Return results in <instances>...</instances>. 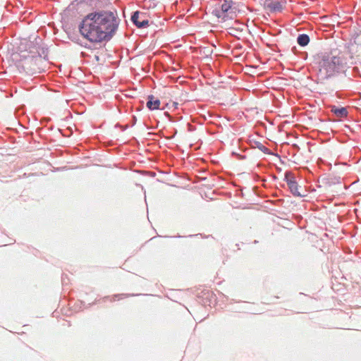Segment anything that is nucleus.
Here are the masks:
<instances>
[{
	"mask_svg": "<svg viewBox=\"0 0 361 361\" xmlns=\"http://www.w3.org/2000/svg\"><path fill=\"white\" fill-rule=\"evenodd\" d=\"M120 19L115 11H102L89 13L80 23L82 36L90 42L109 41L116 33Z\"/></svg>",
	"mask_w": 361,
	"mask_h": 361,
	"instance_id": "f257e3e1",
	"label": "nucleus"
},
{
	"mask_svg": "<svg viewBox=\"0 0 361 361\" xmlns=\"http://www.w3.org/2000/svg\"><path fill=\"white\" fill-rule=\"evenodd\" d=\"M214 4L212 14L218 18L226 21L235 16V8L232 0H212Z\"/></svg>",
	"mask_w": 361,
	"mask_h": 361,
	"instance_id": "7ed1b4c3",
	"label": "nucleus"
},
{
	"mask_svg": "<svg viewBox=\"0 0 361 361\" xmlns=\"http://www.w3.org/2000/svg\"><path fill=\"white\" fill-rule=\"evenodd\" d=\"M269 7L274 11H279L282 9V4L278 1L271 2Z\"/></svg>",
	"mask_w": 361,
	"mask_h": 361,
	"instance_id": "6e6552de",
	"label": "nucleus"
},
{
	"mask_svg": "<svg viewBox=\"0 0 361 361\" xmlns=\"http://www.w3.org/2000/svg\"><path fill=\"white\" fill-rule=\"evenodd\" d=\"M352 56L349 53H341L338 56H324L319 59L316 73L319 80H327L336 74L345 73L350 67Z\"/></svg>",
	"mask_w": 361,
	"mask_h": 361,
	"instance_id": "f03ea898",
	"label": "nucleus"
},
{
	"mask_svg": "<svg viewBox=\"0 0 361 361\" xmlns=\"http://www.w3.org/2000/svg\"><path fill=\"white\" fill-rule=\"evenodd\" d=\"M131 20L139 28L146 27L149 25L147 20H140V13L138 11L134 12L131 16Z\"/></svg>",
	"mask_w": 361,
	"mask_h": 361,
	"instance_id": "39448f33",
	"label": "nucleus"
},
{
	"mask_svg": "<svg viewBox=\"0 0 361 361\" xmlns=\"http://www.w3.org/2000/svg\"><path fill=\"white\" fill-rule=\"evenodd\" d=\"M128 295H126V294H121V295H114V298H118V300H120V299H122L123 298H126L128 297Z\"/></svg>",
	"mask_w": 361,
	"mask_h": 361,
	"instance_id": "9d476101",
	"label": "nucleus"
},
{
	"mask_svg": "<svg viewBox=\"0 0 361 361\" xmlns=\"http://www.w3.org/2000/svg\"><path fill=\"white\" fill-rule=\"evenodd\" d=\"M297 42L299 45L305 47L310 42V37L306 34L299 35L297 38Z\"/></svg>",
	"mask_w": 361,
	"mask_h": 361,
	"instance_id": "0eeeda50",
	"label": "nucleus"
},
{
	"mask_svg": "<svg viewBox=\"0 0 361 361\" xmlns=\"http://www.w3.org/2000/svg\"><path fill=\"white\" fill-rule=\"evenodd\" d=\"M285 180L288 186L290 192L297 197H301V194L298 191V185L295 180L294 175L290 171L285 173Z\"/></svg>",
	"mask_w": 361,
	"mask_h": 361,
	"instance_id": "20e7f679",
	"label": "nucleus"
},
{
	"mask_svg": "<svg viewBox=\"0 0 361 361\" xmlns=\"http://www.w3.org/2000/svg\"><path fill=\"white\" fill-rule=\"evenodd\" d=\"M334 113L336 115H338L341 116H347V114H348L345 108L337 109L334 111Z\"/></svg>",
	"mask_w": 361,
	"mask_h": 361,
	"instance_id": "1a4fd4ad",
	"label": "nucleus"
},
{
	"mask_svg": "<svg viewBox=\"0 0 361 361\" xmlns=\"http://www.w3.org/2000/svg\"><path fill=\"white\" fill-rule=\"evenodd\" d=\"M160 104L161 102L158 99H155L153 96H149L147 106L150 110L159 109Z\"/></svg>",
	"mask_w": 361,
	"mask_h": 361,
	"instance_id": "423d86ee",
	"label": "nucleus"
}]
</instances>
